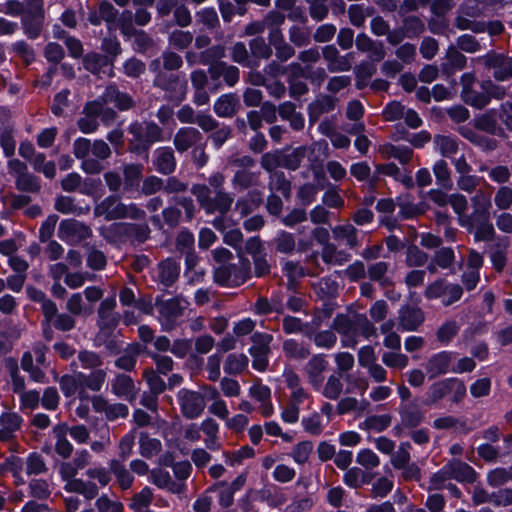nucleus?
Here are the masks:
<instances>
[{"label": "nucleus", "instance_id": "aec40b11", "mask_svg": "<svg viewBox=\"0 0 512 512\" xmlns=\"http://www.w3.org/2000/svg\"><path fill=\"white\" fill-rule=\"evenodd\" d=\"M202 140V134L193 127L180 128L174 136V146L179 152H185Z\"/></svg>", "mask_w": 512, "mask_h": 512}, {"label": "nucleus", "instance_id": "c9c22d12", "mask_svg": "<svg viewBox=\"0 0 512 512\" xmlns=\"http://www.w3.org/2000/svg\"><path fill=\"white\" fill-rule=\"evenodd\" d=\"M113 229L120 232H126L125 237L137 240L139 242L144 241L149 233V227L147 224L117 222L113 223Z\"/></svg>", "mask_w": 512, "mask_h": 512}, {"label": "nucleus", "instance_id": "2f4dec72", "mask_svg": "<svg viewBox=\"0 0 512 512\" xmlns=\"http://www.w3.org/2000/svg\"><path fill=\"white\" fill-rule=\"evenodd\" d=\"M260 172L239 169L235 172L231 182L236 190H244L259 185Z\"/></svg>", "mask_w": 512, "mask_h": 512}, {"label": "nucleus", "instance_id": "69168bd1", "mask_svg": "<svg viewBox=\"0 0 512 512\" xmlns=\"http://www.w3.org/2000/svg\"><path fill=\"white\" fill-rule=\"evenodd\" d=\"M169 44L176 49L183 50L193 41V35L189 31L175 30L169 35Z\"/></svg>", "mask_w": 512, "mask_h": 512}, {"label": "nucleus", "instance_id": "e433bc0d", "mask_svg": "<svg viewBox=\"0 0 512 512\" xmlns=\"http://www.w3.org/2000/svg\"><path fill=\"white\" fill-rule=\"evenodd\" d=\"M473 212L468 215V218H479V217H489L490 216V208H491V197L489 194L484 193L482 191H478L471 198Z\"/></svg>", "mask_w": 512, "mask_h": 512}, {"label": "nucleus", "instance_id": "412c9836", "mask_svg": "<svg viewBox=\"0 0 512 512\" xmlns=\"http://www.w3.org/2000/svg\"><path fill=\"white\" fill-rule=\"evenodd\" d=\"M84 111L85 116L78 120V127L81 132L85 134L93 133L98 127L96 116L101 112V103L98 100L88 103Z\"/></svg>", "mask_w": 512, "mask_h": 512}, {"label": "nucleus", "instance_id": "58836bf2", "mask_svg": "<svg viewBox=\"0 0 512 512\" xmlns=\"http://www.w3.org/2000/svg\"><path fill=\"white\" fill-rule=\"evenodd\" d=\"M380 153L385 159L395 158L401 163H407L412 157V149L408 146L384 145L380 148Z\"/></svg>", "mask_w": 512, "mask_h": 512}, {"label": "nucleus", "instance_id": "f03ea898", "mask_svg": "<svg viewBox=\"0 0 512 512\" xmlns=\"http://www.w3.org/2000/svg\"><path fill=\"white\" fill-rule=\"evenodd\" d=\"M200 206L208 214L215 212L221 215L226 214L232 206L233 196L224 190L215 191L214 197L211 196V189L207 185H194L191 189Z\"/></svg>", "mask_w": 512, "mask_h": 512}, {"label": "nucleus", "instance_id": "7ed1b4c3", "mask_svg": "<svg viewBox=\"0 0 512 512\" xmlns=\"http://www.w3.org/2000/svg\"><path fill=\"white\" fill-rule=\"evenodd\" d=\"M251 276V265L247 258L239 254L238 264L220 265L214 270V280L222 286H239Z\"/></svg>", "mask_w": 512, "mask_h": 512}, {"label": "nucleus", "instance_id": "774afa93", "mask_svg": "<svg viewBox=\"0 0 512 512\" xmlns=\"http://www.w3.org/2000/svg\"><path fill=\"white\" fill-rule=\"evenodd\" d=\"M95 506L98 512H123L124 506L120 501L111 500L107 495L100 496Z\"/></svg>", "mask_w": 512, "mask_h": 512}, {"label": "nucleus", "instance_id": "bf43d9fd", "mask_svg": "<svg viewBox=\"0 0 512 512\" xmlns=\"http://www.w3.org/2000/svg\"><path fill=\"white\" fill-rule=\"evenodd\" d=\"M83 64L85 69L93 74H100L103 68H109L107 59L97 53L86 55Z\"/></svg>", "mask_w": 512, "mask_h": 512}, {"label": "nucleus", "instance_id": "ddd939ff", "mask_svg": "<svg viewBox=\"0 0 512 512\" xmlns=\"http://www.w3.org/2000/svg\"><path fill=\"white\" fill-rule=\"evenodd\" d=\"M424 312L417 307L403 306L398 311V325L404 331H415L424 322Z\"/></svg>", "mask_w": 512, "mask_h": 512}, {"label": "nucleus", "instance_id": "3c124183", "mask_svg": "<svg viewBox=\"0 0 512 512\" xmlns=\"http://www.w3.org/2000/svg\"><path fill=\"white\" fill-rule=\"evenodd\" d=\"M460 326L455 320L444 322L437 330V339L442 345H448L459 332Z\"/></svg>", "mask_w": 512, "mask_h": 512}, {"label": "nucleus", "instance_id": "37998d69", "mask_svg": "<svg viewBox=\"0 0 512 512\" xmlns=\"http://www.w3.org/2000/svg\"><path fill=\"white\" fill-rule=\"evenodd\" d=\"M321 393L324 397L330 400H336L343 391V383L340 374H331L326 383L321 387Z\"/></svg>", "mask_w": 512, "mask_h": 512}, {"label": "nucleus", "instance_id": "423d86ee", "mask_svg": "<svg viewBox=\"0 0 512 512\" xmlns=\"http://www.w3.org/2000/svg\"><path fill=\"white\" fill-rule=\"evenodd\" d=\"M177 401L182 414L188 419L199 417L205 408V401L202 394L186 388H182L178 391Z\"/></svg>", "mask_w": 512, "mask_h": 512}, {"label": "nucleus", "instance_id": "5701e85b", "mask_svg": "<svg viewBox=\"0 0 512 512\" xmlns=\"http://www.w3.org/2000/svg\"><path fill=\"white\" fill-rule=\"evenodd\" d=\"M22 423V418L15 412H4L0 415V442H8L13 438Z\"/></svg>", "mask_w": 512, "mask_h": 512}, {"label": "nucleus", "instance_id": "f8f14e48", "mask_svg": "<svg viewBox=\"0 0 512 512\" xmlns=\"http://www.w3.org/2000/svg\"><path fill=\"white\" fill-rule=\"evenodd\" d=\"M333 329L343 336L344 346L354 347L357 344L356 316L351 319L344 314L337 315L333 320Z\"/></svg>", "mask_w": 512, "mask_h": 512}, {"label": "nucleus", "instance_id": "49530a36", "mask_svg": "<svg viewBox=\"0 0 512 512\" xmlns=\"http://www.w3.org/2000/svg\"><path fill=\"white\" fill-rule=\"evenodd\" d=\"M153 500V492L150 487H144L140 492L136 493L130 503L129 508L133 512L148 509Z\"/></svg>", "mask_w": 512, "mask_h": 512}, {"label": "nucleus", "instance_id": "7c9ffc66", "mask_svg": "<svg viewBox=\"0 0 512 512\" xmlns=\"http://www.w3.org/2000/svg\"><path fill=\"white\" fill-rule=\"evenodd\" d=\"M334 107V98L327 95L318 97L315 101L309 104V121L311 123L316 122L322 114L332 111Z\"/></svg>", "mask_w": 512, "mask_h": 512}, {"label": "nucleus", "instance_id": "a19ab883", "mask_svg": "<svg viewBox=\"0 0 512 512\" xmlns=\"http://www.w3.org/2000/svg\"><path fill=\"white\" fill-rule=\"evenodd\" d=\"M88 463V454L86 451H81L77 454L74 462H64L60 466V473L63 479L73 478L79 469L84 468Z\"/></svg>", "mask_w": 512, "mask_h": 512}, {"label": "nucleus", "instance_id": "bb28decb", "mask_svg": "<svg viewBox=\"0 0 512 512\" xmlns=\"http://www.w3.org/2000/svg\"><path fill=\"white\" fill-rule=\"evenodd\" d=\"M238 106V98L234 94L229 93L221 95L214 102L213 109L217 116L221 118H230L236 113Z\"/></svg>", "mask_w": 512, "mask_h": 512}, {"label": "nucleus", "instance_id": "5fc2aeb1", "mask_svg": "<svg viewBox=\"0 0 512 512\" xmlns=\"http://www.w3.org/2000/svg\"><path fill=\"white\" fill-rule=\"evenodd\" d=\"M269 187L271 191L280 192L284 197H289L291 187L283 172H273L270 175Z\"/></svg>", "mask_w": 512, "mask_h": 512}, {"label": "nucleus", "instance_id": "f257e3e1", "mask_svg": "<svg viewBox=\"0 0 512 512\" xmlns=\"http://www.w3.org/2000/svg\"><path fill=\"white\" fill-rule=\"evenodd\" d=\"M130 150L134 153H147L151 145L162 138V129L154 122H133L128 127Z\"/></svg>", "mask_w": 512, "mask_h": 512}, {"label": "nucleus", "instance_id": "b1692460", "mask_svg": "<svg viewBox=\"0 0 512 512\" xmlns=\"http://www.w3.org/2000/svg\"><path fill=\"white\" fill-rule=\"evenodd\" d=\"M112 392L120 398L133 400L136 398V389L132 378L126 374H118L111 383Z\"/></svg>", "mask_w": 512, "mask_h": 512}, {"label": "nucleus", "instance_id": "20e7f679", "mask_svg": "<svg viewBox=\"0 0 512 512\" xmlns=\"http://www.w3.org/2000/svg\"><path fill=\"white\" fill-rule=\"evenodd\" d=\"M45 19L43 0H25V11L21 17L24 34L30 39L40 36Z\"/></svg>", "mask_w": 512, "mask_h": 512}, {"label": "nucleus", "instance_id": "72a5a7b5", "mask_svg": "<svg viewBox=\"0 0 512 512\" xmlns=\"http://www.w3.org/2000/svg\"><path fill=\"white\" fill-rule=\"evenodd\" d=\"M332 234L335 240L350 248L358 246L357 229L350 223L335 226L332 228Z\"/></svg>", "mask_w": 512, "mask_h": 512}, {"label": "nucleus", "instance_id": "ea45409f", "mask_svg": "<svg viewBox=\"0 0 512 512\" xmlns=\"http://www.w3.org/2000/svg\"><path fill=\"white\" fill-rule=\"evenodd\" d=\"M285 356L294 360H304L310 355V348L295 339H287L283 342Z\"/></svg>", "mask_w": 512, "mask_h": 512}, {"label": "nucleus", "instance_id": "4c0bfd02", "mask_svg": "<svg viewBox=\"0 0 512 512\" xmlns=\"http://www.w3.org/2000/svg\"><path fill=\"white\" fill-rule=\"evenodd\" d=\"M369 407L370 403L365 399L358 400L355 397H345L338 402L337 412L340 415L349 412H356L358 415H360L366 412Z\"/></svg>", "mask_w": 512, "mask_h": 512}, {"label": "nucleus", "instance_id": "c85d7f7f", "mask_svg": "<svg viewBox=\"0 0 512 512\" xmlns=\"http://www.w3.org/2000/svg\"><path fill=\"white\" fill-rule=\"evenodd\" d=\"M27 294L33 301L41 303L44 318L48 322H51L53 316L56 314L57 305L51 299L47 298L44 292L34 287H27Z\"/></svg>", "mask_w": 512, "mask_h": 512}, {"label": "nucleus", "instance_id": "338daca9", "mask_svg": "<svg viewBox=\"0 0 512 512\" xmlns=\"http://www.w3.org/2000/svg\"><path fill=\"white\" fill-rule=\"evenodd\" d=\"M312 340L318 348L331 349L336 344L337 336L331 330H323L315 333Z\"/></svg>", "mask_w": 512, "mask_h": 512}, {"label": "nucleus", "instance_id": "680f3d73", "mask_svg": "<svg viewBox=\"0 0 512 512\" xmlns=\"http://www.w3.org/2000/svg\"><path fill=\"white\" fill-rule=\"evenodd\" d=\"M462 97L464 101L478 109H481L489 104V96L485 93H479L472 89L462 90Z\"/></svg>", "mask_w": 512, "mask_h": 512}, {"label": "nucleus", "instance_id": "dca6fc26", "mask_svg": "<svg viewBox=\"0 0 512 512\" xmlns=\"http://www.w3.org/2000/svg\"><path fill=\"white\" fill-rule=\"evenodd\" d=\"M124 203L116 196H108L94 208V215L106 220L123 219Z\"/></svg>", "mask_w": 512, "mask_h": 512}, {"label": "nucleus", "instance_id": "6e6552de", "mask_svg": "<svg viewBox=\"0 0 512 512\" xmlns=\"http://www.w3.org/2000/svg\"><path fill=\"white\" fill-rule=\"evenodd\" d=\"M92 149V143L87 138H77L73 143V153L76 158L81 159V169L87 174H98L103 166L98 160L89 157Z\"/></svg>", "mask_w": 512, "mask_h": 512}, {"label": "nucleus", "instance_id": "1a4fd4ad", "mask_svg": "<svg viewBox=\"0 0 512 512\" xmlns=\"http://www.w3.org/2000/svg\"><path fill=\"white\" fill-rule=\"evenodd\" d=\"M477 60L483 62L487 68L493 69V76L498 81H504L512 76V57L490 52Z\"/></svg>", "mask_w": 512, "mask_h": 512}, {"label": "nucleus", "instance_id": "c03bdc74", "mask_svg": "<svg viewBox=\"0 0 512 512\" xmlns=\"http://www.w3.org/2000/svg\"><path fill=\"white\" fill-rule=\"evenodd\" d=\"M179 272V265L174 260L167 259L159 265V277L161 282L167 286L175 282Z\"/></svg>", "mask_w": 512, "mask_h": 512}, {"label": "nucleus", "instance_id": "e2e57ef3", "mask_svg": "<svg viewBox=\"0 0 512 512\" xmlns=\"http://www.w3.org/2000/svg\"><path fill=\"white\" fill-rule=\"evenodd\" d=\"M55 209L62 214L81 215L84 213L83 209L78 207L73 198L69 196H59L55 201Z\"/></svg>", "mask_w": 512, "mask_h": 512}, {"label": "nucleus", "instance_id": "a878e982", "mask_svg": "<svg viewBox=\"0 0 512 512\" xmlns=\"http://www.w3.org/2000/svg\"><path fill=\"white\" fill-rule=\"evenodd\" d=\"M445 472H448L450 479H455L459 482H473L475 479L473 468L456 459L445 465Z\"/></svg>", "mask_w": 512, "mask_h": 512}, {"label": "nucleus", "instance_id": "a211bd4d", "mask_svg": "<svg viewBox=\"0 0 512 512\" xmlns=\"http://www.w3.org/2000/svg\"><path fill=\"white\" fill-rule=\"evenodd\" d=\"M249 395L260 403L259 410L264 417H270L274 413L271 402V389L263 384H253L249 388Z\"/></svg>", "mask_w": 512, "mask_h": 512}, {"label": "nucleus", "instance_id": "39448f33", "mask_svg": "<svg viewBox=\"0 0 512 512\" xmlns=\"http://www.w3.org/2000/svg\"><path fill=\"white\" fill-rule=\"evenodd\" d=\"M8 173L15 178V186L23 192L37 193L40 188L39 178L28 171L27 165L19 159L7 162Z\"/></svg>", "mask_w": 512, "mask_h": 512}, {"label": "nucleus", "instance_id": "de8ad7c7", "mask_svg": "<svg viewBox=\"0 0 512 512\" xmlns=\"http://www.w3.org/2000/svg\"><path fill=\"white\" fill-rule=\"evenodd\" d=\"M451 392L450 378L435 382L429 387L428 390V401L431 404L437 403L443 397Z\"/></svg>", "mask_w": 512, "mask_h": 512}, {"label": "nucleus", "instance_id": "f704fd0d", "mask_svg": "<svg viewBox=\"0 0 512 512\" xmlns=\"http://www.w3.org/2000/svg\"><path fill=\"white\" fill-rule=\"evenodd\" d=\"M433 144L436 151L448 158L453 157L459 149L458 141L452 135H435Z\"/></svg>", "mask_w": 512, "mask_h": 512}, {"label": "nucleus", "instance_id": "473e14b6", "mask_svg": "<svg viewBox=\"0 0 512 512\" xmlns=\"http://www.w3.org/2000/svg\"><path fill=\"white\" fill-rule=\"evenodd\" d=\"M107 372L104 369L92 370L89 374L78 372V379L81 380L82 386H86L88 390L99 392L106 382Z\"/></svg>", "mask_w": 512, "mask_h": 512}, {"label": "nucleus", "instance_id": "0eeeda50", "mask_svg": "<svg viewBox=\"0 0 512 512\" xmlns=\"http://www.w3.org/2000/svg\"><path fill=\"white\" fill-rule=\"evenodd\" d=\"M455 355L454 352L446 350L432 354L424 364L428 378L434 379L451 372Z\"/></svg>", "mask_w": 512, "mask_h": 512}, {"label": "nucleus", "instance_id": "6ab92c4d", "mask_svg": "<svg viewBox=\"0 0 512 512\" xmlns=\"http://www.w3.org/2000/svg\"><path fill=\"white\" fill-rule=\"evenodd\" d=\"M154 166L164 175L171 174L176 168L174 152L170 147H159L154 151Z\"/></svg>", "mask_w": 512, "mask_h": 512}, {"label": "nucleus", "instance_id": "0e129e2a", "mask_svg": "<svg viewBox=\"0 0 512 512\" xmlns=\"http://www.w3.org/2000/svg\"><path fill=\"white\" fill-rule=\"evenodd\" d=\"M283 272L288 278L289 289L294 288L296 280L304 275L302 266L294 261H285L283 264Z\"/></svg>", "mask_w": 512, "mask_h": 512}, {"label": "nucleus", "instance_id": "13d9d810", "mask_svg": "<svg viewBox=\"0 0 512 512\" xmlns=\"http://www.w3.org/2000/svg\"><path fill=\"white\" fill-rule=\"evenodd\" d=\"M59 385L65 397L75 395L79 387H82L81 380L78 379V372L74 375H64L59 380Z\"/></svg>", "mask_w": 512, "mask_h": 512}, {"label": "nucleus", "instance_id": "052dcab7", "mask_svg": "<svg viewBox=\"0 0 512 512\" xmlns=\"http://www.w3.org/2000/svg\"><path fill=\"white\" fill-rule=\"evenodd\" d=\"M33 354L31 352H25L21 358V368L28 372L30 377L36 381L41 382L45 377V374L38 365L33 364Z\"/></svg>", "mask_w": 512, "mask_h": 512}, {"label": "nucleus", "instance_id": "a18cd8bd", "mask_svg": "<svg viewBox=\"0 0 512 512\" xmlns=\"http://www.w3.org/2000/svg\"><path fill=\"white\" fill-rule=\"evenodd\" d=\"M248 365V358L244 354H229L224 363V371L230 375L241 373Z\"/></svg>", "mask_w": 512, "mask_h": 512}, {"label": "nucleus", "instance_id": "393cba45", "mask_svg": "<svg viewBox=\"0 0 512 512\" xmlns=\"http://www.w3.org/2000/svg\"><path fill=\"white\" fill-rule=\"evenodd\" d=\"M136 440L139 448H158L161 445L158 440L149 437L145 432L133 430L121 439L120 448H131L136 444Z\"/></svg>", "mask_w": 512, "mask_h": 512}, {"label": "nucleus", "instance_id": "79ce46f5", "mask_svg": "<svg viewBox=\"0 0 512 512\" xmlns=\"http://www.w3.org/2000/svg\"><path fill=\"white\" fill-rule=\"evenodd\" d=\"M159 463L164 466H172L178 479H186L191 473V464L188 461H180L173 464V458L169 452L159 456Z\"/></svg>", "mask_w": 512, "mask_h": 512}, {"label": "nucleus", "instance_id": "9d476101", "mask_svg": "<svg viewBox=\"0 0 512 512\" xmlns=\"http://www.w3.org/2000/svg\"><path fill=\"white\" fill-rule=\"evenodd\" d=\"M58 234L60 239L74 245L90 237L91 229L77 220L69 219L60 223Z\"/></svg>", "mask_w": 512, "mask_h": 512}, {"label": "nucleus", "instance_id": "c756f323", "mask_svg": "<svg viewBox=\"0 0 512 512\" xmlns=\"http://www.w3.org/2000/svg\"><path fill=\"white\" fill-rule=\"evenodd\" d=\"M154 84L161 89L172 93L179 86V95L175 98L177 100H182L185 96V83L180 84L178 76L167 73H159L154 78Z\"/></svg>", "mask_w": 512, "mask_h": 512}, {"label": "nucleus", "instance_id": "09e8293b", "mask_svg": "<svg viewBox=\"0 0 512 512\" xmlns=\"http://www.w3.org/2000/svg\"><path fill=\"white\" fill-rule=\"evenodd\" d=\"M65 309L73 316H80L92 313V309L88 308L83 300L81 293H73L67 300Z\"/></svg>", "mask_w": 512, "mask_h": 512}, {"label": "nucleus", "instance_id": "6e6d98bb", "mask_svg": "<svg viewBox=\"0 0 512 512\" xmlns=\"http://www.w3.org/2000/svg\"><path fill=\"white\" fill-rule=\"evenodd\" d=\"M110 470L114 473L120 487L123 490L129 489L133 483L134 477L118 461L110 463Z\"/></svg>", "mask_w": 512, "mask_h": 512}, {"label": "nucleus", "instance_id": "cd10ccee", "mask_svg": "<svg viewBox=\"0 0 512 512\" xmlns=\"http://www.w3.org/2000/svg\"><path fill=\"white\" fill-rule=\"evenodd\" d=\"M101 101L103 103H114L120 110H128L134 105L132 98L127 93L119 91L114 86L106 88L101 96Z\"/></svg>", "mask_w": 512, "mask_h": 512}, {"label": "nucleus", "instance_id": "603ef678", "mask_svg": "<svg viewBox=\"0 0 512 512\" xmlns=\"http://www.w3.org/2000/svg\"><path fill=\"white\" fill-rule=\"evenodd\" d=\"M289 40L297 47H303L310 44L311 33L307 27L293 25L288 31Z\"/></svg>", "mask_w": 512, "mask_h": 512}, {"label": "nucleus", "instance_id": "4468645a", "mask_svg": "<svg viewBox=\"0 0 512 512\" xmlns=\"http://www.w3.org/2000/svg\"><path fill=\"white\" fill-rule=\"evenodd\" d=\"M328 362L324 355H313L304 367L308 381L315 389H320L323 382V373L326 371Z\"/></svg>", "mask_w": 512, "mask_h": 512}, {"label": "nucleus", "instance_id": "f3484780", "mask_svg": "<svg viewBox=\"0 0 512 512\" xmlns=\"http://www.w3.org/2000/svg\"><path fill=\"white\" fill-rule=\"evenodd\" d=\"M158 313L162 327L169 331L175 326L176 320L182 314V310L176 300L170 299L158 304Z\"/></svg>", "mask_w": 512, "mask_h": 512}, {"label": "nucleus", "instance_id": "4be33fe9", "mask_svg": "<svg viewBox=\"0 0 512 512\" xmlns=\"http://www.w3.org/2000/svg\"><path fill=\"white\" fill-rule=\"evenodd\" d=\"M318 146H324L325 148H327V142H317L314 143L312 147L300 146L289 153L282 154V166L289 170H296L300 166L307 152L309 150L313 152Z\"/></svg>", "mask_w": 512, "mask_h": 512}, {"label": "nucleus", "instance_id": "9b49d317", "mask_svg": "<svg viewBox=\"0 0 512 512\" xmlns=\"http://www.w3.org/2000/svg\"><path fill=\"white\" fill-rule=\"evenodd\" d=\"M460 225L474 234L475 241H491L494 236V227L489 217L461 218Z\"/></svg>", "mask_w": 512, "mask_h": 512}, {"label": "nucleus", "instance_id": "8fccbe9b", "mask_svg": "<svg viewBox=\"0 0 512 512\" xmlns=\"http://www.w3.org/2000/svg\"><path fill=\"white\" fill-rule=\"evenodd\" d=\"M77 359L80 363L81 368L88 370H96L103 364L102 357L90 350H81L78 353Z\"/></svg>", "mask_w": 512, "mask_h": 512}, {"label": "nucleus", "instance_id": "864d4df0", "mask_svg": "<svg viewBox=\"0 0 512 512\" xmlns=\"http://www.w3.org/2000/svg\"><path fill=\"white\" fill-rule=\"evenodd\" d=\"M275 248L278 252L291 254L295 250V238L293 234L280 231L274 238Z\"/></svg>", "mask_w": 512, "mask_h": 512}, {"label": "nucleus", "instance_id": "4d7b16f0", "mask_svg": "<svg viewBox=\"0 0 512 512\" xmlns=\"http://www.w3.org/2000/svg\"><path fill=\"white\" fill-rule=\"evenodd\" d=\"M150 481L161 489L175 492V483L172 481L169 472L162 469H154L150 474Z\"/></svg>", "mask_w": 512, "mask_h": 512}, {"label": "nucleus", "instance_id": "2eb2a0df", "mask_svg": "<svg viewBox=\"0 0 512 512\" xmlns=\"http://www.w3.org/2000/svg\"><path fill=\"white\" fill-rule=\"evenodd\" d=\"M57 439L55 448H72V445L67 441L66 435L69 433L77 444H83L88 439V431L85 426L79 425L68 429L66 426H57L53 430Z\"/></svg>", "mask_w": 512, "mask_h": 512}]
</instances>
